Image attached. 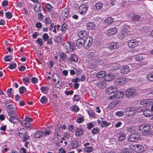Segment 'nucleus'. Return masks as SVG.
I'll use <instances>...</instances> for the list:
<instances>
[{
	"label": "nucleus",
	"mask_w": 153,
	"mask_h": 153,
	"mask_svg": "<svg viewBox=\"0 0 153 153\" xmlns=\"http://www.w3.org/2000/svg\"><path fill=\"white\" fill-rule=\"evenodd\" d=\"M88 60L90 63L92 64L91 67V68H95L97 65H101L104 63V61L96 53L90 52L88 55Z\"/></svg>",
	"instance_id": "f257e3e1"
},
{
	"label": "nucleus",
	"mask_w": 153,
	"mask_h": 153,
	"mask_svg": "<svg viewBox=\"0 0 153 153\" xmlns=\"http://www.w3.org/2000/svg\"><path fill=\"white\" fill-rule=\"evenodd\" d=\"M51 132L50 127L46 128L44 131H37L34 133V137L35 138H40L42 137L50 135Z\"/></svg>",
	"instance_id": "f03ea898"
},
{
	"label": "nucleus",
	"mask_w": 153,
	"mask_h": 153,
	"mask_svg": "<svg viewBox=\"0 0 153 153\" xmlns=\"http://www.w3.org/2000/svg\"><path fill=\"white\" fill-rule=\"evenodd\" d=\"M140 131L143 132L144 135L149 136L151 134L150 127L148 124H143L139 127Z\"/></svg>",
	"instance_id": "7ed1b4c3"
},
{
	"label": "nucleus",
	"mask_w": 153,
	"mask_h": 153,
	"mask_svg": "<svg viewBox=\"0 0 153 153\" xmlns=\"http://www.w3.org/2000/svg\"><path fill=\"white\" fill-rule=\"evenodd\" d=\"M63 46L65 51L69 53L72 52L75 48L74 44L72 42H66L64 44Z\"/></svg>",
	"instance_id": "20e7f679"
},
{
	"label": "nucleus",
	"mask_w": 153,
	"mask_h": 153,
	"mask_svg": "<svg viewBox=\"0 0 153 153\" xmlns=\"http://www.w3.org/2000/svg\"><path fill=\"white\" fill-rule=\"evenodd\" d=\"M130 149L134 152L138 153H141L145 151L144 147L139 144H131L129 146Z\"/></svg>",
	"instance_id": "39448f33"
},
{
	"label": "nucleus",
	"mask_w": 153,
	"mask_h": 153,
	"mask_svg": "<svg viewBox=\"0 0 153 153\" xmlns=\"http://www.w3.org/2000/svg\"><path fill=\"white\" fill-rule=\"evenodd\" d=\"M125 94L127 97L131 98L136 96V91L134 88H130L126 91Z\"/></svg>",
	"instance_id": "423d86ee"
},
{
	"label": "nucleus",
	"mask_w": 153,
	"mask_h": 153,
	"mask_svg": "<svg viewBox=\"0 0 153 153\" xmlns=\"http://www.w3.org/2000/svg\"><path fill=\"white\" fill-rule=\"evenodd\" d=\"M20 137L22 138L21 141L23 142L26 141L29 139V136L25 130L23 128L20 129Z\"/></svg>",
	"instance_id": "0eeeda50"
},
{
	"label": "nucleus",
	"mask_w": 153,
	"mask_h": 153,
	"mask_svg": "<svg viewBox=\"0 0 153 153\" xmlns=\"http://www.w3.org/2000/svg\"><path fill=\"white\" fill-rule=\"evenodd\" d=\"M93 41V38L89 36L84 39V47L85 49H87L91 45Z\"/></svg>",
	"instance_id": "6e6552de"
},
{
	"label": "nucleus",
	"mask_w": 153,
	"mask_h": 153,
	"mask_svg": "<svg viewBox=\"0 0 153 153\" xmlns=\"http://www.w3.org/2000/svg\"><path fill=\"white\" fill-rule=\"evenodd\" d=\"M78 60V56L74 54L71 55L70 57L67 59L66 62L68 63H71L73 62H77Z\"/></svg>",
	"instance_id": "1a4fd4ad"
},
{
	"label": "nucleus",
	"mask_w": 153,
	"mask_h": 153,
	"mask_svg": "<svg viewBox=\"0 0 153 153\" xmlns=\"http://www.w3.org/2000/svg\"><path fill=\"white\" fill-rule=\"evenodd\" d=\"M136 60L138 62H141L142 65L147 64V60L146 58L142 55H138L135 57Z\"/></svg>",
	"instance_id": "9d476101"
},
{
	"label": "nucleus",
	"mask_w": 153,
	"mask_h": 153,
	"mask_svg": "<svg viewBox=\"0 0 153 153\" xmlns=\"http://www.w3.org/2000/svg\"><path fill=\"white\" fill-rule=\"evenodd\" d=\"M140 104L144 106L152 105L153 104V99H148L143 100L140 102Z\"/></svg>",
	"instance_id": "9b49d317"
},
{
	"label": "nucleus",
	"mask_w": 153,
	"mask_h": 153,
	"mask_svg": "<svg viewBox=\"0 0 153 153\" xmlns=\"http://www.w3.org/2000/svg\"><path fill=\"white\" fill-rule=\"evenodd\" d=\"M126 82V79L123 77H120L116 79L114 83L117 85H122L125 83Z\"/></svg>",
	"instance_id": "f8f14e48"
},
{
	"label": "nucleus",
	"mask_w": 153,
	"mask_h": 153,
	"mask_svg": "<svg viewBox=\"0 0 153 153\" xmlns=\"http://www.w3.org/2000/svg\"><path fill=\"white\" fill-rule=\"evenodd\" d=\"M88 8L85 4H82L80 5L78 9V12L81 14H84L86 13Z\"/></svg>",
	"instance_id": "ddd939ff"
},
{
	"label": "nucleus",
	"mask_w": 153,
	"mask_h": 153,
	"mask_svg": "<svg viewBox=\"0 0 153 153\" xmlns=\"http://www.w3.org/2000/svg\"><path fill=\"white\" fill-rule=\"evenodd\" d=\"M138 44V41L136 39H132L128 42V47L132 48L137 46Z\"/></svg>",
	"instance_id": "4468645a"
},
{
	"label": "nucleus",
	"mask_w": 153,
	"mask_h": 153,
	"mask_svg": "<svg viewBox=\"0 0 153 153\" xmlns=\"http://www.w3.org/2000/svg\"><path fill=\"white\" fill-rule=\"evenodd\" d=\"M115 78V76L113 73H108L106 74L104 77L105 81H110L113 80Z\"/></svg>",
	"instance_id": "2eb2a0df"
},
{
	"label": "nucleus",
	"mask_w": 153,
	"mask_h": 153,
	"mask_svg": "<svg viewBox=\"0 0 153 153\" xmlns=\"http://www.w3.org/2000/svg\"><path fill=\"white\" fill-rule=\"evenodd\" d=\"M130 70V68L129 66L125 65L122 67L120 70V73L122 74H126L129 72Z\"/></svg>",
	"instance_id": "dca6fc26"
},
{
	"label": "nucleus",
	"mask_w": 153,
	"mask_h": 153,
	"mask_svg": "<svg viewBox=\"0 0 153 153\" xmlns=\"http://www.w3.org/2000/svg\"><path fill=\"white\" fill-rule=\"evenodd\" d=\"M117 89V88L115 86H110L106 89V92L108 94H110L114 93Z\"/></svg>",
	"instance_id": "f3484780"
},
{
	"label": "nucleus",
	"mask_w": 153,
	"mask_h": 153,
	"mask_svg": "<svg viewBox=\"0 0 153 153\" xmlns=\"http://www.w3.org/2000/svg\"><path fill=\"white\" fill-rule=\"evenodd\" d=\"M119 45L118 43L116 42H111L109 44L108 47L110 50H114L118 48Z\"/></svg>",
	"instance_id": "a211bd4d"
},
{
	"label": "nucleus",
	"mask_w": 153,
	"mask_h": 153,
	"mask_svg": "<svg viewBox=\"0 0 153 153\" xmlns=\"http://www.w3.org/2000/svg\"><path fill=\"white\" fill-rule=\"evenodd\" d=\"M84 39L80 38L78 39L76 42V46L79 48L84 47Z\"/></svg>",
	"instance_id": "6ab92c4d"
},
{
	"label": "nucleus",
	"mask_w": 153,
	"mask_h": 153,
	"mask_svg": "<svg viewBox=\"0 0 153 153\" xmlns=\"http://www.w3.org/2000/svg\"><path fill=\"white\" fill-rule=\"evenodd\" d=\"M118 140L122 141L125 139L126 137V134L123 132L120 131L118 134Z\"/></svg>",
	"instance_id": "aec40b11"
},
{
	"label": "nucleus",
	"mask_w": 153,
	"mask_h": 153,
	"mask_svg": "<svg viewBox=\"0 0 153 153\" xmlns=\"http://www.w3.org/2000/svg\"><path fill=\"white\" fill-rule=\"evenodd\" d=\"M135 108L134 107H128L125 108L124 111L125 112H129L130 115H133L135 113Z\"/></svg>",
	"instance_id": "412c9836"
},
{
	"label": "nucleus",
	"mask_w": 153,
	"mask_h": 153,
	"mask_svg": "<svg viewBox=\"0 0 153 153\" xmlns=\"http://www.w3.org/2000/svg\"><path fill=\"white\" fill-rule=\"evenodd\" d=\"M117 32V30L116 28L114 27L108 30L106 34L107 35L110 36L111 35H113Z\"/></svg>",
	"instance_id": "4be33fe9"
},
{
	"label": "nucleus",
	"mask_w": 153,
	"mask_h": 153,
	"mask_svg": "<svg viewBox=\"0 0 153 153\" xmlns=\"http://www.w3.org/2000/svg\"><path fill=\"white\" fill-rule=\"evenodd\" d=\"M124 93L121 91H115L114 92V97L119 98L122 97L124 95Z\"/></svg>",
	"instance_id": "5701e85b"
},
{
	"label": "nucleus",
	"mask_w": 153,
	"mask_h": 153,
	"mask_svg": "<svg viewBox=\"0 0 153 153\" xmlns=\"http://www.w3.org/2000/svg\"><path fill=\"white\" fill-rule=\"evenodd\" d=\"M69 15L68 10L65 8L63 10L62 13V16L64 19H66Z\"/></svg>",
	"instance_id": "b1692460"
},
{
	"label": "nucleus",
	"mask_w": 153,
	"mask_h": 153,
	"mask_svg": "<svg viewBox=\"0 0 153 153\" xmlns=\"http://www.w3.org/2000/svg\"><path fill=\"white\" fill-rule=\"evenodd\" d=\"M87 28L88 30L94 29L96 28V25L93 22H91L88 23L86 25Z\"/></svg>",
	"instance_id": "393cba45"
},
{
	"label": "nucleus",
	"mask_w": 153,
	"mask_h": 153,
	"mask_svg": "<svg viewBox=\"0 0 153 153\" xmlns=\"http://www.w3.org/2000/svg\"><path fill=\"white\" fill-rule=\"evenodd\" d=\"M131 19L134 22H140L142 20V18L140 16L135 15L131 16Z\"/></svg>",
	"instance_id": "a878e982"
},
{
	"label": "nucleus",
	"mask_w": 153,
	"mask_h": 153,
	"mask_svg": "<svg viewBox=\"0 0 153 153\" xmlns=\"http://www.w3.org/2000/svg\"><path fill=\"white\" fill-rule=\"evenodd\" d=\"M97 85L98 87L103 89L106 86V84L104 81H100L97 82Z\"/></svg>",
	"instance_id": "bb28decb"
},
{
	"label": "nucleus",
	"mask_w": 153,
	"mask_h": 153,
	"mask_svg": "<svg viewBox=\"0 0 153 153\" xmlns=\"http://www.w3.org/2000/svg\"><path fill=\"white\" fill-rule=\"evenodd\" d=\"M9 121L13 123H16L19 122V120L16 115L12 117H7Z\"/></svg>",
	"instance_id": "cd10ccee"
},
{
	"label": "nucleus",
	"mask_w": 153,
	"mask_h": 153,
	"mask_svg": "<svg viewBox=\"0 0 153 153\" xmlns=\"http://www.w3.org/2000/svg\"><path fill=\"white\" fill-rule=\"evenodd\" d=\"M83 134V129L80 128H77L75 132V135L77 137L81 136Z\"/></svg>",
	"instance_id": "c85d7f7f"
},
{
	"label": "nucleus",
	"mask_w": 153,
	"mask_h": 153,
	"mask_svg": "<svg viewBox=\"0 0 153 153\" xmlns=\"http://www.w3.org/2000/svg\"><path fill=\"white\" fill-rule=\"evenodd\" d=\"M113 18L111 17H108L105 20V24L106 26L110 25L113 21Z\"/></svg>",
	"instance_id": "c756f323"
},
{
	"label": "nucleus",
	"mask_w": 153,
	"mask_h": 153,
	"mask_svg": "<svg viewBox=\"0 0 153 153\" xmlns=\"http://www.w3.org/2000/svg\"><path fill=\"white\" fill-rule=\"evenodd\" d=\"M118 102L117 101H113L109 103L108 105L109 108L111 109H113L118 105Z\"/></svg>",
	"instance_id": "7c9ffc66"
},
{
	"label": "nucleus",
	"mask_w": 153,
	"mask_h": 153,
	"mask_svg": "<svg viewBox=\"0 0 153 153\" xmlns=\"http://www.w3.org/2000/svg\"><path fill=\"white\" fill-rule=\"evenodd\" d=\"M143 114L146 117H150L153 115V112L150 110H146L143 112Z\"/></svg>",
	"instance_id": "2f4dec72"
},
{
	"label": "nucleus",
	"mask_w": 153,
	"mask_h": 153,
	"mask_svg": "<svg viewBox=\"0 0 153 153\" xmlns=\"http://www.w3.org/2000/svg\"><path fill=\"white\" fill-rule=\"evenodd\" d=\"M56 25H54L53 23L51 24L49 27V30H50L53 31L54 33H57L56 30Z\"/></svg>",
	"instance_id": "473e14b6"
},
{
	"label": "nucleus",
	"mask_w": 153,
	"mask_h": 153,
	"mask_svg": "<svg viewBox=\"0 0 153 153\" xmlns=\"http://www.w3.org/2000/svg\"><path fill=\"white\" fill-rule=\"evenodd\" d=\"M106 72L105 71H102L98 72L96 75L97 78H101L104 77L106 75Z\"/></svg>",
	"instance_id": "72a5a7b5"
},
{
	"label": "nucleus",
	"mask_w": 153,
	"mask_h": 153,
	"mask_svg": "<svg viewBox=\"0 0 153 153\" xmlns=\"http://www.w3.org/2000/svg\"><path fill=\"white\" fill-rule=\"evenodd\" d=\"M128 33V29L124 28L122 29L121 30V34L122 37L123 38H125V36H127Z\"/></svg>",
	"instance_id": "f704fd0d"
},
{
	"label": "nucleus",
	"mask_w": 153,
	"mask_h": 153,
	"mask_svg": "<svg viewBox=\"0 0 153 153\" xmlns=\"http://www.w3.org/2000/svg\"><path fill=\"white\" fill-rule=\"evenodd\" d=\"M16 111V109L14 108H13L12 110H10V111H7L8 114L10 117H12L16 116L15 114V113Z\"/></svg>",
	"instance_id": "c9c22d12"
},
{
	"label": "nucleus",
	"mask_w": 153,
	"mask_h": 153,
	"mask_svg": "<svg viewBox=\"0 0 153 153\" xmlns=\"http://www.w3.org/2000/svg\"><path fill=\"white\" fill-rule=\"evenodd\" d=\"M87 34V32L85 30L80 31L78 33V36L81 38L85 36Z\"/></svg>",
	"instance_id": "e433bc0d"
},
{
	"label": "nucleus",
	"mask_w": 153,
	"mask_h": 153,
	"mask_svg": "<svg viewBox=\"0 0 153 153\" xmlns=\"http://www.w3.org/2000/svg\"><path fill=\"white\" fill-rule=\"evenodd\" d=\"M70 110L74 112L78 111L79 110V108L78 106L77 105L72 106L70 107Z\"/></svg>",
	"instance_id": "4c0bfd02"
},
{
	"label": "nucleus",
	"mask_w": 153,
	"mask_h": 153,
	"mask_svg": "<svg viewBox=\"0 0 153 153\" xmlns=\"http://www.w3.org/2000/svg\"><path fill=\"white\" fill-rule=\"evenodd\" d=\"M79 116H81L80 117H79L77 120V122L78 123H82L84 121V116L81 115V114H79L78 117Z\"/></svg>",
	"instance_id": "58836bf2"
},
{
	"label": "nucleus",
	"mask_w": 153,
	"mask_h": 153,
	"mask_svg": "<svg viewBox=\"0 0 153 153\" xmlns=\"http://www.w3.org/2000/svg\"><path fill=\"white\" fill-rule=\"evenodd\" d=\"M95 7L98 10L100 9L103 6V4L101 1L97 2L95 5Z\"/></svg>",
	"instance_id": "ea45409f"
},
{
	"label": "nucleus",
	"mask_w": 153,
	"mask_h": 153,
	"mask_svg": "<svg viewBox=\"0 0 153 153\" xmlns=\"http://www.w3.org/2000/svg\"><path fill=\"white\" fill-rule=\"evenodd\" d=\"M110 123H107L106 120L101 121L100 126L102 127H105L109 126L110 124Z\"/></svg>",
	"instance_id": "a19ab883"
},
{
	"label": "nucleus",
	"mask_w": 153,
	"mask_h": 153,
	"mask_svg": "<svg viewBox=\"0 0 153 153\" xmlns=\"http://www.w3.org/2000/svg\"><path fill=\"white\" fill-rule=\"evenodd\" d=\"M88 113L90 117H92L94 118H96L97 115L96 113L92 110L88 111Z\"/></svg>",
	"instance_id": "79ce46f5"
},
{
	"label": "nucleus",
	"mask_w": 153,
	"mask_h": 153,
	"mask_svg": "<svg viewBox=\"0 0 153 153\" xmlns=\"http://www.w3.org/2000/svg\"><path fill=\"white\" fill-rule=\"evenodd\" d=\"M146 79L149 80L153 81V72H151L146 76Z\"/></svg>",
	"instance_id": "37998d69"
},
{
	"label": "nucleus",
	"mask_w": 153,
	"mask_h": 153,
	"mask_svg": "<svg viewBox=\"0 0 153 153\" xmlns=\"http://www.w3.org/2000/svg\"><path fill=\"white\" fill-rule=\"evenodd\" d=\"M120 67V65L119 64H113L111 67V70H117L119 69Z\"/></svg>",
	"instance_id": "c03bdc74"
},
{
	"label": "nucleus",
	"mask_w": 153,
	"mask_h": 153,
	"mask_svg": "<svg viewBox=\"0 0 153 153\" xmlns=\"http://www.w3.org/2000/svg\"><path fill=\"white\" fill-rule=\"evenodd\" d=\"M137 137L134 135H131L130 137L128 139V140L131 142H134L137 141Z\"/></svg>",
	"instance_id": "a18cd8bd"
},
{
	"label": "nucleus",
	"mask_w": 153,
	"mask_h": 153,
	"mask_svg": "<svg viewBox=\"0 0 153 153\" xmlns=\"http://www.w3.org/2000/svg\"><path fill=\"white\" fill-rule=\"evenodd\" d=\"M40 102L42 104L46 103L48 102L47 98L44 96L42 97L40 100Z\"/></svg>",
	"instance_id": "49530a36"
},
{
	"label": "nucleus",
	"mask_w": 153,
	"mask_h": 153,
	"mask_svg": "<svg viewBox=\"0 0 153 153\" xmlns=\"http://www.w3.org/2000/svg\"><path fill=\"white\" fill-rule=\"evenodd\" d=\"M84 150L85 152L90 153L93 151V148L92 147H86L85 148Z\"/></svg>",
	"instance_id": "de8ad7c7"
},
{
	"label": "nucleus",
	"mask_w": 153,
	"mask_h": 153,
	"mask_svg": "<svg viewBox=\"0 0 153 153\" xmlns=\"http://www.w3.org/2000/svg\"><path fill=\"white\" fill-rule=\"evenodd\" d=\"M45 23L46 25L51 24L52 23V20L49 18H45L44 20Z\"/></svg>",
	"instance_id": "09e8293b"
},
{
	"label": "nucleus",
	"mask_w": 153,
	"mask_h": 153,
	"mask_svg": "<svg viewBox=\"0 0 153 153\" xmlns=\"http://www.w3.org/2000/svg\"><path fill=\"white\" fill-rule=\"evenodd\" d=\"M27 89L24 86H22L20 88V94H23L25 93Z\"/></svg>",
	"instance_id": "8fccbe9b"
},
{
	"label": "nucleus",
	"mask_w": 153,
	"mask_h": 153,
	"mask_svg": "<svg viewBox=\"0 0 153 153\" xmlns=\"http://www.w3.org/2000/svg\"><path fill=\"white\" fill-rule=\"evenodd\" d=\"M115 115L117 116L120 117L123 116L124 115V113L123 111H117L116 112Z\"/></svg>",
	"instance_id": "3c124183"
},
{
	"label": "nucleus",
	"mask_w": 153,
	"mask_h": 153,
	"mask_svg": "<svg viewBox=\"0 0 153 153\" xmlns=\"http://www.w3.org/2000/svg\"><path fill=\"white\" fill-rule=\"evenodd\" d=\"M68 27V26L66 23H64L61 25V30L63 32L65 31Z\"/></svg>",
	"instance_id": "603ef678"
},
{
	"label": "nucleus",
	"mask_w": 153,
	"mask_h": 153,
	"mask_svg": "<svg viewBox=\"0 0 153 153\" xmlns=\"http://www.w3.org/2000/svg\"><path fill=\"white\" fill-rule=\"evenodd\" d=\"M91 132L93 134H96L99 132L100 130L98 127L95 128L92 130Z\"/></svg>",
	"instance_id": "864d4df0"
},
{
	"label": "nucleus",
	"mask_w": 153,
	"mask_h": 153,
	"mask_svg": "<svg viewBox=\"0 0 153 153\" xmlns=\"http://www.w3.org/2000/svg\"><path fill=\"white\" fill-rule=\"evenodd\" d=\"M127 131L128 132L131 133H134V127L133 126H131L128 127L127 129Z\"/></svg>",
	"instance_id": "5fc2aeb1"
},
{
	"label": "nucleus",
	"mask_w": 153,
	"mask_h": 153,
	"mask_svg": "<svg viewBox=\"0 0 153 153\" xmlns=\"http://www.w3.org/2000/svg\"><path fill=\"white\" fill-rule=\"evenodd\" d=\"M42 37L45 41H47L48 40L49 36L47 33H45L42 35Z\"/></svg>",
	"instance_id": "6e6d98bb"
},
{
	"label": "nucleus",
	"mask_w": 153,
	"mask_h": 153,
	"mask_svg": "<svg viewBox=\"0 0 153 153\" xmlns=\"http://www.w3.org/2000/svg\"><path fill=\"white\" fill-rule=\"evenodd\" d=\"M60 57L63 60H65L67 58V55L64 53L61 52L60 53Z\"/></svg>",
	"instance_id": "4d7b16f0"
},
{
	"label": "nucleus",
	"mask_w": 153,
	"mask_h": 153,
	"mask_svg": "<svg viewBox=\"0 0 153 153\" xmlns=\"http://www.w3.org/2000/svg\"><path fill=\"white\" fill-rule=\"evenodd\" d=\"M148 97H153V88H152L150 91L146 94Z\"/></svg>",
	"instance_id": "13d9d810"
},
{
	"label": "nucleus",
	"mask_w": 153,
	"mask_h": 153,
	"mask_svg": "<svg viewBox=\"0 0 153 153\" xmlns=\"http://www.w3.org/2000/svg\"><path fill=\"white\" fill-rule=\"evenodd\" d=\"M46 8L48 9V11L49 12H51V8H53V7L49 4L47 3L46 4Z\"/></svg>",
	"instance_id": "bf43d9fd"
},
{
	"label": "nucleus",
	"mask_w": 153,
	"mask_h": 153,
	"mask_svg": "<svg viewBox=\"0 0 153 153\" xmlns=\"http://www.w3.org/2000/svg\"><path fill=\"white\" fill-rule=\"evenodd\" d=\"M78 143L76 141L73 142L71 144V145L72 148V149H75L76 148L78 145Z\"/></svg>",
	"instance_id": "052dcab7"
},
{
	"label": "nucleus",
	"mask_w": 153,
	"mask_h": 153,
	"mask_svg": "<svg viewBox=\"0 0 153 153\" xmlns=\"http://www.w3.org/2000/svg\"><path fill=\"white\" fill-rule=\"evenodd\" d=\"M22 80L24 82V83L26 85H27V83L30 82L29 81V79L28 77H25L23 78L22 79Z\"/></svg>",
	"instance_id": "680f3d73"
},
{
	"label": "nucleus",
	"mask_w": 153,
	"mask_h": 153,
	"mask_svg": "<svg viewBox=\"0 0 153 153\" xmlns=\"http://www.w3.org/2000/svg\"><path fill=\"white\" fill-rule=\"evenodd\" d=\"M12 59V58L11 56H7L4 58V60L5 61H10Z\"/></svg>",
	"instance_id": "e2e57ef3"
},
{
	"label": "nucleus",
	"mask_w": 153,
	"mask_h": 153,
	"mask_svg": "<svg viewBox=\"0 0 153 153\" xmlns=\"http://www.w3.org/2000/svg\"><path fill=\"white\" fill-rule=\"evenodd\" d=\"M36 42L39 44L40 46H42L43 45V41L42 39L41 38H39L37 39L36 41Z\"/></svg>",
	"instance_id": "0e129e2a"
},
{
	"label": "nucleus",
	"mask_w": 153,
	"mask_h": 153,
	"mask_svg": "<svg viewBox=\"0 0 153 153\" xmlns=\"http://www.w3.org/2000/svg\"><path fill=\"white\" fill-rule=\"evenodd\" d=\"M5 16L7 18L10 19L12 17V14L10 12H7L5 13Z\"/></svg>",
	"instance_id": "69168bd1"
},
{
	"label": "nucleus",
	"mask_w": 153,
	"mask_h": 153,
	"mask_svg": "<svg viewBox=\"0 0 153 153\" xmlns=\"http://www.w3.org/2000/svg\"><path fill=\"white\" fill-rule=\"evenodd\" d=\"M94 126L93 124L91 123H88L87 125L88 129L89 130L93 128Z\"/></svg>",
	"instance_id": "338daca9"
},
{
	"label": "nucleus",
	"mask_w": 153,
	"mask_h": 153,
	"mask_svg": "<svg viewBox=\"0 0 153 153\" xmlns=\"http://www.w3.org/2000/svg\"><path fill=\"white\" fill-rule=\"evenodd\" d=\"M41 90L42 92L45 93L47 91L48 88L47 87L42 86L41 88Z\"/></svg>",
	"instance_id": "774afa93"
}]
</instances>
